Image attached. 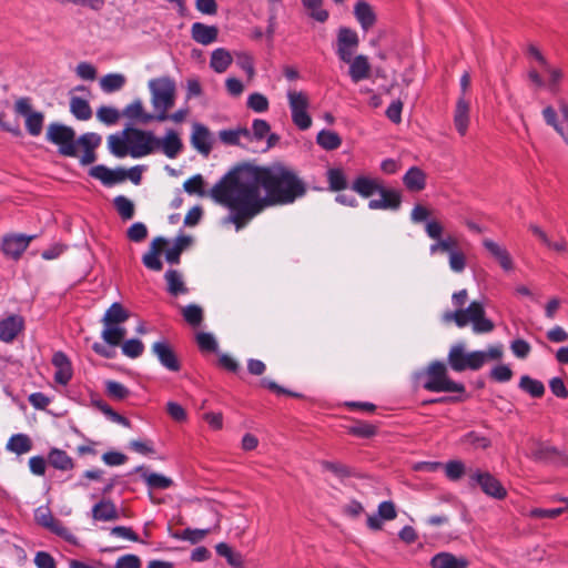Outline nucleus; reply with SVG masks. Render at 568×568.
<instances>
[{"label":"nucleus","mask_w":568,"mask_h":568,"mask_svg":"<svg viewBox=\"0 0 568 568\" xmlns=\"http://www.w3.org/2000/svg\"><path fill=\"white\" fill-rule=\"evenodd\" d=\"M346 63L349 65L348 75L354 83H358L369 78L371 63L366 55L357 54L352 57Z\"/></svg>","instance_id":"24"},{"label":"nucleus","mask_w":568,"mask_h":568,"mask_svg":"<svg viewBox=\"0 0 568 568\" xmlns=\"http://www.w3.org/2000/svg\"><path fill=\"white\" fill-rule=\"evenodd\" d=\"M92 518L98 521H111L120 518L115 504L110 499H102L92 507Z\"/></svg>","instance_id":"27"},{"label":"nucleus","mask_w":568,"mask_h":568,"mask_svg":"<svg viewBox=\"0 0 568 568\" xmlns=\"http://www.w3.org/2000/svg\"><path fill=\"white\" fill-rule=\"evenodd\" d=\"M122 353L130 358H138L144 352L143 343L138 338H130L125 341L122 346Z\"/></svg>","instance_id":"55"},{"label":"nucleus","mask_w":568,"mask_h":568,"mask_svg":"<svg viewBox=\"0 0 568 568\" xmlns=\"http://www.w3.org/2000/svg\"><path fill=\"white\" fill-rule=\"evenodd\" d=\"M148 88L151 93L154 115H146L145 120L166 121L169 119V111L175 104V81L168 75L159 77L151 79L148 83Z\"/></svg>","instance_id":"5"},{"label":"nucleus","mask_w":568,"mask_h":568,"mask_svg":"<svg viewBox=\"0 0 568 568\" xmlns=\"http://www.w3.org/2000/svg\"><path fill=\"white\" fill-rule=\"evenodd\" d=\"M36 521L65 541L78 545L77 537L63 526L62 521L54 518L48 507H39L34 513Z\"/></svg>","instance_id":"11"},{"label":"nucleus","mask_w":568,"mask_h":568,"mask_svg":"<svg viewBox=\"0 0 568 568\" xmlns=\"http://www.w3.org/2000/svg\"><path fill=\"white\" fill-rule=\"evenodd\" d=\"M135 471H141V477L151 489H168L173 485V480L158 473H149L143 466L136 467Z\"/></svg>","instance_id":"32"},{"label":"nucleus","mask_w":568,"mask_h":568,"mask_svg":"<svg viewBox=\"0 0 568 568\" xmlns=\"http://www.w3.org/2000/svg\"><path fill=\"white\" fill-rule=\"evenodd\" d=\"M166 244V239L162 236L153 239V241L150 244L149 251L142 257V262L146 268L156 272L162 270L163 264L160 260V255L162 253L163 246H165Z\"/></svg>","instance_id":"22"},{"label":"nucleus","mask_w":568,"mask_h":568,"mask_svg":"<svg viewBox=\"0 0 568 568\" xmlns=\"http://www.w3.org/2000/svg\"><path fill=\"white\" fill-rule=\"evenodd\" d=\"M221 141L229 145H239L241 143V138H245L247 140L251 139V131L246 128H240L236 130H222L219 133Z\"/></svg>","instance_id":"46"},{"label":"nucleus","mask_w":568,"mask_h":568,"mask_svg":"<svg viewBox=\"0 0 568 568\" xmlns=\"http://www.w3.org/2000/svg\"><path fill=\"white\" fill-rule=\"evenodd\" d=\"M326 181L328 183V190L332 192H339L348 187L346 172L341 166L329 168L326 171Z\"/></svg>","instance_id":"34"},{"label":"nucleus","mask_w":568,"mask_h":568,"mask_svg":"<svg viewBox=\"0 0 568 568\" xmlns=\"http://www.w3.org/2000/svg\"><path fill=\"white\" fill-rule=\"evenodd\" d=\"M565 507L554 508H534L529 511V516L534 518H557L561 514L568 510V500H565Z\"/></svg>","instance_id":"56"},{"label":"nucleus","mask_w":568,"mask_h":568,"mask_svg":"<svg viewBox=\"0 0 568 568\" xmlns=\"http://www.w3.org/2000/svg\"><path fill=\"white\" fill-rule=\"evenodd\" d=\"M286 98L294 125L302 131L310 129L312 125V118L308 114V95L303 91L288 90L286 92Z\"/></svg>","instance_id":"8"},{"label":"nucleus","mask_w":568,"mask_h":568,"mask_svg":"<svg viewBox=\"0 0 568 568\" xmlns=\"http://www.w3.org/2000/svg\"><path fill=\"white\" fill-rule=\"evenodd\" d=\"M316 142L322 149L326 151H333L341 146L342 139L334 131L322 130L317 133Z\"/></svg>","instance_id":"43"},{"label":"nucleus","mask_w":568,"mask_h":568,"mask_svg":"<svg viewBox=\"0 0 568 568\" xmlns=\"http://www.w3.org/2000/svg\"><path fill=\"white\" fill-rule=\"evenodd\" d=\"M113 203L123 220H131L134 216V204L124 195H118Z\"/></svg>","instance_id":"49"},{"label":"nucleus","mask_w":568,"mask_h":568,"mask_svg":"<svg viewBox=\"0 0 568 568\" xmlns=\"http://www.w3.org/2000/svg\"><path fill=\"white\" fill-rule=\"evenodd\" d=\"M126 82V78L121 73H109L100 79V88L104 93L120 91Z\"/></svg>","instance_id":"40"},{"label":"nucleus","mask_w":568,"mask_h":568,"mask_svg":"<svg viewBox=\"0 0 568 568\" xmlns=\"http://www.w3.org/2000/svg\"><path fill=\"white\" fill-rule=\"evenodd\" d=\"M48 463L50 466L61 471H68L74 467L73 459L67 454V452L60 448H51L49 450Z\"/></svg>","instance_id":"33"},{"label":"nucleus","mask_w":568,"mask_h":568,"mask_svg":"<svg viewBox=\"0 0 568 568\" xmlns=\"http://www.w3.org/2000/svg\"><path fill=\"white\" fill-rule=\"evenodd\" d=\"M52 365L55 367L54 382L62 386L68 385L73 376L69 357L61 351L55 352L52 356Z\"/></svg>","instance_id":"20"},{"label":"nucleus","mask_w":568,"mask_h":568,"mask_svg":"<svg viewBox=\"0 0 568 568\" xmlns=\"http://www.w3.org/2000/svg\"><path fill=\"white\" fill-rule=\"evenodd\" d=\"M70 112L73 116L81 121H87L92 116V109L89 102L80 97L70 99Z\"/></svg>","instance_id":"41"},{"label":"nucleus","mask_w":568,"mask_h":568,"mask_svg":"<svg viewBox=\"0 0 568 568\" xmlns=\"http://www.w3.org/2000/svg\"><path fill=\"white\" fill-rule=\"evenodd\" d=\"M470 486H479L484 494L495 499H504L507 490L501 483L488 471L476 470L470 475Z\"/></svg>","instance_id":"12"},{"label":"nucleus","mask_w":568,"mask_h":568,"mask_svg":"<svg viewBox=\"0 0 568 568\" xmlns=\"http://www.w3.org/2000/svg\"><path fill=\"white\" fill-rule=\"evenodd\" d=\"M469 102L459 97L454 112V124L460 135H465L469 125Z\"/></svg>","instance_id":"28"},{"label":"nucleus","mask_w":568,"mask_h":568,"mask_svg":"<svg viewBox=\"0 0 568 568\" xmlns=\"http://www.w3.org/2000/svg\"><path fill=\"white\" fill-rule=\"evenodd\" d=\"M403 184L409 192H420L426 187V173L418 166H412L404 174Z\"/></svg>","instance_id":"30"},{"label":"nucleus","mask_w":568,"mask_h":568,"mask_svg":"<svg viewBox=\"0 0 568 568\" xmlns=\"http://www.w3.org/2000/svg\"><path fill=\"white\" fill-rule=\"evenodd\" d=\"M123 115L131 120H139L142 123H149L152 120H145L146 115H154V113L144 112V106L141 100H134L132 103L128 104L123 110Z\"/></svg>","instance_id":"47"},{"label":"nucleus","mask_w":568,"mask_h":568,"mask_svg":"<svg viewBox=\"0 0 568 568\" xmlns=\"http://www.w3.org/2000/svg\"><path fill=\"white\" fill-rule=\"evenodd\" d=\"M359 45V38L355 30L341 27L337 30L336 54L342 62H348Z\"/></svg>","instance_id":"13"},{"label":"nucleus","mask_w":568,"mask_h":568,"mask_svg":"<svg viewBox=\"0 0 568 568\" xmlns=\"http://www.w3.org/2000/svg\"><path fill=\"white\" fill-rule=\"evenodd\" d=\"M164 278L168 284L166 290L169 294L173 296H179L186 294L189 292L179 271L172 268L168 270L164 274Z\"/></svg>","instance_id":"36"},{"label":"nucleus","mask_w":568,"mask_h":568,"mask_svg":"<svg viewBox=\"0 0 568 568\" xmlns=\"http://www.w3.org/2000/svg\"><path fill=\"white\" fill-rule=\"evenodd\" d=\"M182 149V140L174 130H168L163 138H158L156 150H161L169 159H175Z\"/></svg>","instance_id":"23"},{"label":"nucleus","mask_w":568,"mask_h":568,"mask_svg":"<svg viewBox=\"0 0 568 568\" xmlns=\"http://www.w3.org/2000/svg\"><path fill=\"white\" fill-rule=\"evenodd\" d=\"M130 241L140 243L148 236V227L142 222L133 223L126 231Z\"/></svg>","instance_id":"62"},{"label":"nucleus","mask_w":568,"mask_h":568,"mask_svg":"<svg viewBox=\"0 0 568 568\" xmlns=\"http://www.w3.org/2000/svg\"><path fill=\"white\" fill-rule=\"evenodd\" d=\"M444 226L440 222L433 220L426 223L425 233L435 242L429 245V254H448L449 268L454 273H463L466 268V255L459 248L458 241L452 235L443 237Z\"/></svg>","instance_id":"4"},{"label":"nucleus","mask_w":568,"mask_h":568,"mask_svg":"<svg viewBox=\"0 0 568 568\" xmlns=\"http://www.w3.org/2000/svg\"><path fill=\"white\" fill-rule=\"evenodd\" d=\"M519 388L529 394L534 398H539L545 394L544 384L534 379L528 375H523L519 381Z\"/></svg>","instance_id":"45"},{"label":"nucleus","mask_w":568,"mask_h":568,"mask_svg":"<svg viewBox=\"0 0 568 568\" xmlns=\"http://www.w3.org/2000/svg\"><path fill=\"white\" fill-rule=\"evenodd\" d=\"M348 433L361 438H369L376 434V427L369 423H357L348 428Z\"/></svg>","instance_id":"63"},{"label":"nucleus","mask_w":568,"mask_h":568,"mask_svg":"<svg viewBox=\"0 0 568 568\" xmlns=\"http://www.w3.org/2000/svg\"><path fill=\"white\" fill-rule=\"evenodd\" d=\"M196 343L202 352H216L217 342L211 333L201 332L196 334Z\"/></svg>","instance_id":"61"},{"label":"nucleus","mask_w":568,"mask_h":568,"mask_svg":"<svg viewBox=\"0 0 568 568\" xmlns=\"http://www.w3.org/2000/svg\"><path fill=\"white\" fill-rule=\"evenodd\" d=\"M382 184L383 181L377 178L358 175L353 180L351 189L362 197L368 199L377 193Z\"/></svg>","instance_id":"25"},{"label":"nucleus","mask_w":568,"mask_h":568,"mask_svg":"<svg viewBox=\"0 0 568 568\" xmlns=\"http://www.w3.org/2000/svg\"><path fill=\"white\" fill-rule=\"evenodd\" d=\"M32 440L27 434H14L7 442L6 449L17 455H23L32 449Z\"/></svg>","instance_id":"35"},{"label":"nucleus","mask_w":568,"mask_h":568,"mask_svg":"<svg viewBox=\"0 0 568 568\" xmlns=\"http://www.w3.org/2000/svg\"><path fill=\"white\" fill-rule=\"evenodd\" d=\"M122 134L128 135L129 154L133 159H140L156 151L158 138L151 131L126 128Z\"/></svg>","instance_id":"7"},{"label":"nucleus","mask_w":568,"mask_h":568,"mask_svg":"<svg viewBox=\"0 0 568 568\" xmlns=\"http://www.w3.org/2000/svg\"><path fill=\"white\" fill-rule=\"evenodd\" d=\"M219 556L224 557L227 564L234 568H243L244 559L243 556L234 551L227 544L220 542L215 547Z\"/></svg>","instance_id":"44"},{"label":"nucleus","mask_w":568,"mask_h":568,"mask_svg":"<svg viewBox=\"0 0 568 568\" xmlns=\"http://www.w3.org/2000/svg\"><path fill=\"white\" fill-rule=\"evenodd\" d=\"M108 148L110 152L116 158H124L129 154L130 145L128 135L111 134L108 138Z\"/></svg>","instance_id":"39"},{"label":"nucleus","mask_w":568,"mask_h":568,"mask_svg":"<svg viewBox=\"0 0 568 568\" xmlns=\"http://www.w3.org/2000/svg\"><path fill=\"white\" fill-rule=\"evenodd\" d=\"M303 7L310 11V17L318 22H325L329 14L322 9L323 0H302Z\"/></svg>","instance_id":"48"},{"label":"nucleus","mask_w":568,"mask_h":568,"mask_svg":"<svg viewBox=\"0 0 568 568\" xmlns=\"http://www.w3.org/2000/svg\"><path fill=\"white\" fill-rule=\"evenodd\" d=\"M183 189L186 193L193 195L196 194L199 196H204V179L201 174H195L192 178L187 179L183 183Z\"/></svg>","instance_id":"54"},{"label":"nucleus","mask_w":568,"mask_h":568,"mask_svg":"<svg viewBox=\"0 0 568 568\" xmlns=\"http://www.w3.org/2000/svg\"><path fill=\"white\" fill-rule=\"evenodd\" d=\"M14 112L26 119V130L32 136H38L42 132L44 114L32 109L31 99L21 97L14 102Z\"/></svg>","instance_id":"10"},{"label":"nucleus","mask_w":568,"mask_h":568,"mask_svg":"<svg viewBox=\"0 0 568 568\" xmlns=\"http://www.w3.org/2000/svg\"><path fill=\"white\" fill-rule=\"evenodd\" d=\"M24 329V320L21 315L11 314L0 320V341L12 343Z\"/></svg>","instance_id":"17"},{"label":"nucleus","mask_w":568,"mask_h":568,"mask_svg":"<svg viewBox=\"0 0 568 568\" xmlns=\"http://www.w3.org/2000/svg\"><path fill=\"white\" fill-rule=\"evenodd\" d=\"M182 315L187 324L199 326L203 321V311L199 305L190 304L182 308Z\"/></svg>","instance_id":"50"},{"label":"nucleus","mask_w":568,"mask_h":568,"mask_svg":"<svg viewBox=\"0 0 568 568\" xmlns=\"http://www.w3.org/2000/svg\"><path fill=\"white\" fill-rule=\"evenodd\" d=\"M320 465L323 470L329 471L338 478H346L352 475L349 467L338 462L321 460Z\"/></svg>","instance_id":"52"},{"label":"nucleus","mask_w":568,"mask_h":568,"mask_svg":"<svg viewBox=\"0 0 568 568\" xmlns=\"http://www.w3.org/2000/svg\"><path fill=\"white\" fill-rule=\"evenodd\" d=\"M106 394L118 400L124 399L129 396L130 390L116 381H108L105 383Z\"/></svg>","instance_id":"57"},{"label":"nucleus","mask_w":568,"mask_h":568,"mask_svg":"<svg viewBox=\"0 0 568 568\" xmlns=\"http://www.w3.org/2000/svg\"><path fill=\"white\" fill-rule=\"evenodd\" d=\"M151 349L165 369L170 372H179L181 369L180 361L168 341L154 342Z\"/></svg>","instance_id":"14"},{"label":"nucleus","mask_w":568,"mask_h":568,"mask_svg":"<svg viewBox=\"0 0 568 568\" xmlns=\"http://www.w3.org/2000/svg\"><path fill=\"white\" fill-rule=\"evenodd\" d=\"M353 13L364 32H368L377 22V13L366 0H358L354 6Z\"/></svg>","instance_id":"19"},{"label":"nucleus","mask_w":568,"mask_h":568,"mask_svg":"<svg viewBox=\"0 0 568 568\" xmlns=\"http://www.w3.org/2000/svg\"><path fill=\"white\" fill-rule=\"evenodd\" d=\"M424 388L429 392H446L465 394L466 388L463 383L454 382L447 374V368L442 362H434L426 372V382Z\"/></svg>","instance_id":"6"},{"label":"nucleus","mask_w":568,"mask_h":568,"mask_svg":"<svg viewBox=\"0 0 568 568\" xmlns=\"http://www.w3.org/2000/svg\"><path fill=\"white\" fill-rule=\"evenodd\" d=\"M217 28L214 26H206L201 22H195L192 26V38L203 45L213 43L217 38Z\"/></svg>","instance_id":"31"},{"label":"nucleus","mask_w":568,"mask_h":568,"mask_svg":"<svg viewBox=\"0 0 568 568\" xmlns=\"http://www.w3.org/2000/svg\"><path fill=\"white\" fill-rule=\"evenodd\" d=\"M211 531V529H192L186 528L182 532L175 535L176 538H180L182 540H187L191 544H197L201 540H203L206 535Z\"/></svg>","instance_id":"60"},{"label":"nucleus","mask_w":568,"mask_h":568,"mask_svg":"<svg viewBox=\"0 0 568 568\" xmlns=\"http://www.w3.org/2000/svg\"><path fill=\"white\" fill-rule=\"evenodd\" d=\"M236 64L241 68L248 79H253L255 75L254 60L253 57L247 52L236 53Z\"/></svg>","instance_id":"58"},{"label":"nucleus","mask_w":568,"mask_h":568,"mask_svg":"<svg viewBox=\"0 0 568 568\" xmlns=\"http://www.w3.org/2000/svg\"><path fill=\"white\" fill-rule=\"evenodd\" d=\"M246 104L248 109L257 113L266 112L270 106L268 99L260 92L251 93L247 98Z\"/></svg>","instance_id":"53"},{"label":"nucleus","mask_w":568,"mask_h":568,"mask_svg":"<svg viewBox=\"0 0 568 568\" xmlns=\"http://www.w3.org/2000/svg\"><path fill=\"white\" fill-rule=\"evenodd\" d=\"M465 473V465L460 460H449L445 465V474L450 480H458Z\"/></svg>","instance_id":"64"},{"label":"nucleus","mask_w":568,"mask_h":568,"mask_svg":"<svg viewBox=\"0 0 568 568\" xmlns=\"http://www.w3.org/2000/svg\"><path fill=\"white\" fill-rule=\"evenodd\" d=\"M306 192L305 182L287 165L241 164L213 185L210 196L229 210L225 222L240 231L266 207L292 204Z\"/></svg>","instance_id":"1"},{"label":"nucleus","mask_w":568,"mask_h":568,"mask_svg":"<svg viewBox=\"0 0 568 568\" xmlns=\"http://www.w3.org/2000/svg\"><path fill=\"white\" fill-rule=\"evenodd\" d=\"M126 334V329L121 325H104L101 333L102 339L110 346H118Z\"/></svg>","instance_id":"42"},{"label":"nucleus","mask_w":568,"mask_h":568,"mask_svg":"<svg viewBox=\"0 0 568 568\" xmlns=\"http://www.w3.org/2000/svg\"><path fill=\"white\" fill-rule=\"evenodd\" d=\"M129 318L128 311L118 302L113 303L104 313L102 323L104 325H120Z\"/></svg>","instance_id":"37"},{"label":"nucleus","mask_w":568,"mask_h":568,"mask_svg":"<svg viewBox=\"0 0 568 568\" xmlns=\"http://www.w3.org/2000/svg\"><path fill=\"white\" fill-rule=\"evenodd\" d=\"M232 63L230 52L223 48L215 49L211 54L210 67L217 73H223Z\"/></svg>","instance_id":"38"},{"label":"nucleus","mask_w":568,"mask_h":568,"mask_svg":"<svg viewBox=\"0 0 568 568\" xmlns=\"http://www.w3.org/2000/svg\"><path fill=\"white\" fill-rule=\"evenodd\" d=\"M486 363L485 351L464 352L463 345L453 346L448 353V364L455 372L477 371Z\"/></svg>","instance_id":"9"},{"label":"nucleus","mask_w":568,"mask_h":568,"mask_svg":"<svg viewBox=\"0 0 568 568\" xmlns=\"http://www.w3.org/2000/svg\"><path fill=\"white\" fill-rule=\"evenodd\" d=\"M212 136L209 129L201 124L194 123L192 126L191 143L201 154L207 156L212 150Z\"/></svg>","instance_id":"21"},{"label":"nucleus","mask_w":568,"mask_h":568,"mask_svg":"<svg viewBox=\"0 0 568 568\" xmlns=\"http://www.w3.org/2000/svg\"><path fill=\"white\" fill-rule=\"evenodd\" d=\"M34 237V235L27 236L24 234L6 235L1 243L2 252L6 256L18 260Z\"/></svg>","instance_id":"15"},{"label":"nucleus","mask_w":568,"mask_h":568,"mask_svg":"<svg viewBox=\"0 0 568 568\" xmlns=\"http://www.w3.org/2000/svg\"><path fill=\"white\" fill-rule=\"evenodd\" d=\"M47 140L58 145L61 155L79 158L81 165H89L97 160L94 150L101 144L98 133L88 132L77 139L74 130L61 123L48 126Z\"/></svg>","instance_id":"2"},{"label":"nucleus","mask_w":568,"mask_h":568,"mask_svg":"<svg viewBox=\"0 0 568 568\" xmlns=\"http://www.w3.org/2000/svg\"><path fill=\"white\" fill-rule=\"evenodd\" d=\"M97 118L105 125H114L120 120V112L113 106L102 105L97 110Z\"/></svg>","instance_id":"51"},{"label":"nucleus","mask_w":568,"mask_h":568,"mask_svg":"<svg viewBox=\"0 0 568 568\" xmlns=\"http://www.w3.org/2000/svg\"><path fill=\"white\" fill-rule=\"evenodd\" d=\"M469 561L465 557H457L450 552L436 554L432 560V568H467Z\"/></svg>","instance_id":"29"},{"label":"nucleus","mask_w":568,"mask_h":568,"mask_svg":"<svg viewBox=\"0 0 568 568\" xmlns=\"http://www.w3.org/2000/svg\"><path fill=\"white\" fill-rule=\"evenodd\" d=\"M90 176L101 181L105 186H112L121 183L126 179V170L118 168L115 170L109 169L103 164L94 165L89 171Z\"/></svg>","instance_id":"18"},{"label":"nucleus","mask_w":568,"mask_h":568,"mask_svg":"<svg viewBox=\"0 0 568 568\" xmlns=\"http://www.w3.org/2000/svg\"><path fill=\"white\" fill-rule=\"evenodd\" d=\"M544 71L548 73V89L550 92L556 93L559 89V83L564 77L562 71L559 68H554L549 63L542 67Z\"/></svg>","instance_id":"59"},{"label":"nucleus","mask_w":568,"mask_h":568,"mask_svg":"<svg viewBox=\"0 0 568 568\" xmlns=\"http://www.w3.org/2000/svg\"><path fill=\"white\" fill-rule=\"evenodd\" d=\"M483 246L489 252V254L499 263L500 267L505 272L514 270V261L506 247L496 243L490 239L483 241Z\"/></svg>","instance_id":"26"},{"label":"nucleus","mask_w":568,"mask_h":568,"mask_svg":"<svg viewBox=\"0 0 568 568\" xmlns=\"http://www.w3.org/2000/svg\"><path fill=\"white\" fill-rule=\"evenodd\" d=\"M379 194V199H373L368 202L369 210H393L396 211L399 209L402 203V195L399 191L395 189L385 187L384 184L381 185L377 191Z\"/></svg>","instance_id":"16"},{"label":"nucleus","mask_w":568,"mask_h":568,"mask_svg":"<svg viewBox=\"0 0 568 568\" xmlns=\"http://www.w3.org/2000/svg\"><path fill=\"white\" fill-rule=\"evenodd\" d=\"M468 300L466 288L459 290L452 295V303L455 311L445 312L442 316L444 323L454 322L457 327L463 328L471 324L475 334H487L494 331V322L486 316L485 304L481 301H473L464 308Z\"/></svg>","instance_id":"3"}]
</instances>
